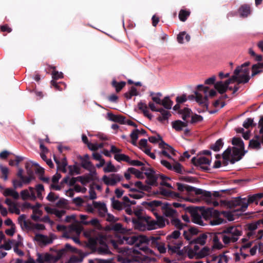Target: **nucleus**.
I'll return each mask as SVG.
<instances>
[{
    "label": "nucleus",
    "mask_w": 263,
    "mask_h": 263,
    "mask_svg": "<svg viewBox=\"0 0 263 263\" xmlns=\"http://www.w3.org/2000/svg\"><path fill=\"white\" fill-rule=\"evenodd\" d=\"M150 237L143 235H140L139 240L137 242L135 247L125 250L127 257L123 259L122 263H135L146 261L148 258V255L152 253L153 251L148 247V245L151 243Z\"/></svg>",
    "instance_id": "nucleus-1"
},
{
    "label": "nucleus",
    "mask_w": 263,
    "mask_h": 263,
    "mask_svg": "<svg viewBox=\"0 0 263 263\" xmlns=\"http://www.w3.org/2000/svg\"><path fill=\"white\" fill-rule=\"evenodd\" d=\"M83 234L88 239L87 246L92 252L101 255L111 254L104 237L99 232L94 229H90L84 231Z\"/></svg>",
    "instance_id": "nucleus-2"
},
{
    "label": "nucleus",
    "mask_w": 263,
    "mask_h": 263,
    "mask_svg": "<svg viewBox=\"0 0 263 263\" xmlns=\"http://www.w3.org/2000/svg\"><path fill=\"white\" fill-rule=\"evenodd\" d=\"M232 144L234 146L228 147L222 154V158L227 163L230 161L231 164H234L239 161L248 152L245 149L244 143L240 138H233Z\"/></svg>",
    "instance_id": "nucleus-3"
},
{
    "label": "nucleus",
    "mask_w": 263,
    "mask_h": 263,
    "mask_svg": "<svg viewBox=\"0 0 263 263\" xmlns=\"http://www.w3.org/2000/svg\"><path fill=\"white\" fill-rule=\"evenodd\" d=\"M210 251L211 249L208 247H204L200 249L198 246L194 243L190 242L183 249H179V251L176 253L179 255L187 256L190 259H200L206 257L210 254Z\"/></svg>",
    "instance_id": "nucleus-4"
},
{
    "label": "nucleus",
    "mask_w": 263,
    "mask_h": 263,
    "mask_svg": "<svg viewBox=\"0 0 263 263\" xmlns=\"http://www.w3.org/2000/svg\"><path fill=\"white\" fill-rule=\"evenodd\" d=\"M242 234V229L240 226H230L220 232L222 240L226 245L236 242Z\"/></svg>",
    "instance_id": "nucleus-5"
},
{
    "label": "nucleus",
    "mask_w": 263,
    "mask_h": 263,
    "mask_svg": "<svg viewBox=\"0 0 263 263\" xmlns=\"http://www.w3.org/2000/svg\"><path fill=\"white\" fill-rule=\"evenodd\" d=\"M140 235H132L130 236H123L119 237L117 240H111V243L114 248L117 249L119 252L122 253L124 255L127 257L125 254V250L128 248L122 247L121 246L125 243L128 245H133L137 243L139 240Z\"/></svg>",
    "instance_id": "nucleus-6"
},
{
    "label": "nucleus",
    "mask_w": 263,
    "mask_h": 263,
    "mask_svg": "<svg viewBox=\"0 0 263 263\" xmlns=\"http://www.w3.org/2000/svg\"><path fill=\"white\" fill-rule=\"evenodd\" d=\"M180 235V232L176 230L167 236L168 251L170 253L177 252L182 246V241L179 239Z\"/></svg>",
    "instance_id": "nucleus-7"
},
{
    "label": "nucleus",
    "mask_w": 263,
    "mask_h": 263,
    "mask_svg": "<svg viewBox=\"0 0 263 263\" xmlns=\"http://www.w3.org/2000/svg\"><path fill=\"white\" fill-rule=\"evenodd\" d=\"M220 213L219 211L214 210L212 208H208L202 213L203 217L207 220L210 219V223L212 226H217L224 222V220L219 217Z\"/></svg>",
    "instance_id": "nucleus-8"
},
{
    "label": "nucleus",
    "mask_w": 263,
    "mask_h": 263,
    "mask_svg": "<svg viewBox=\"0 0 263 263\" xmlns=\"http://www.w3.org/2000/svg\"><path fill=\"white\" fill-rule=\"evenodd\" d=\"M18 223L22 229L27 230H44L45 226L40 223H32L30 221L26 220V216L25 214L21 215L18 218Z\"/></svg>",
    "instance_id": "nucleus-9"
},
{
    "label": "nucleus",
    "mask_w": 263,
    "mask_h": 263,
    "mask_svg": "<svg viewBox=\"0 0 263 263\" xmlns=\"http://www.w3.org/2000/svg\"><path fill=\"white\" fill-rule=\"evenodd\" d=\"M142 224L139 227V229L140 230H144L147 229L148 230H154L158 228L163 227L164 226V221L163 219H159V222L154 220H151L149 216H146L144 219H143L141 221Z\"/></svg>",
    "instance_id": "nucleus-10"
},
{
    "label": "nucleus",
    "mask_w": 263,
    "mask_h": 263,
    "mask_svg": "<svg viewBox=\"0 0 263 263\" xmlns=\"http://www.w3.org/2000/svg\"><path fill=\"white\" fill-rule=\"evenodd\" d=\"M207 256L206 263H228L229 257L226 255V252L219 255L212 254V250Z\"/></svg>",
    "instance_id": "nucleus-11"
},
{
    "label": "nucleus",
    "mask_w": 263,
    "mask_h": 263,
    "mask_svg": "<svg viewBox=\"0 0 263 263\" xmlns=\"http://www.w3.org/2000/svg\"><path fill=\"white\" fill-rule=\"evenodd\" d=\"M123 179V176L119 174H111L108 176L104 175L102 180L107 185L115 186Z\"/></svg>",
    "instance_id": "nucleus-12"
},
{
    "label": "nucleus",
    "mask_w": 263,
    "mask_h": 263,
    "mask_svg": "<svg viewBox=\"0 0 263 263\" xmlns=\"http://www.w3.org/2000/svg\"><path fill=\"white\" fill-rule=\"evenodd\" d=\"M57 239L56 236L52 233L49 236L41 234H35L34 240L37 241L40 245H47L51 244L54 239Z\"/></svg>",
    "instance_id": "nucleus-13"
},
{
    "label": "nucleus",
    "mask_w": 263,
    "mask_h": 263,
    "mask_svg": "<svg viewBox=\"0 0 263 263\" xmlns=\"http://www.w3.org/2000/svg\"><path fill=\"white\" fill-rule=\"evenodd\" d=\"M121 149L116 147L112 145L110 146V152L114 154V159L118 162L124 161L128 163L129 161V157L123 154H121Z\"/></svg>",
    "instance_id": "nucleus-14"
},
{
    "label": "nucleus",
    "mask_w": 263,
    "mask_h": 263,
    "mask_svg": "<svg viewBox=\"0 0 263 263\" xmlns=\"http://www.w3.org/2000/svg\"><path fill=\"white\" fill-rule=\"evenodd\" d=\"M211 238L212 240V246L210 249L212 250V254L214 249L220 250L224 248V245L220 241L222 240V236L220 233H213L210 234Z\"/></svg>",
    "instance_id": "nucleus-15"
},
{
    "label": "nucleus",
    "mask_w": 263,
    "mask_h": 263,
    "mask_svg": "<svg viewBox=\"0 0 263 263\" xmlns=\"http://www.w3.org/2000/svg\"><path fill=\"white\" fill-rule=\"evenodd\" d=\"M147 176V182L151 185L157 186L159 184V175L161 174L156 173L153 170H148L145 173Z\"/></svg>",
    "instance_id": "nucleus-16"
},
{
    "label": "nucleus",
    "mask_w": 263,
    "mask_h": 263,
    "mask_svg": "<svg viewBox=\"0 0 263 263\" xmlns=\"http://www.w3.org/2000/svg\"><path fill=\"white\" fill-rule=\"evenodd\" d=\"M263 145V133H259L249 141V147L252 149H259Z\"/></svg>",
    "instance_id": "nucleus-17"
},
{
    "label": "nucleus",
    "mask_w": 263,
    "mask_h": 263,
    "mask_svg": "<svg viewBox=\"0 0 263 263\" xmlns=\"http://www.w3.org/2000/svg\"><path fill=\"white\" fill-rule=\"evenodd\" d=\"M199 195H201L202 199L204 200L208 204L212 205L214 206H217L219 205L218 202L213 198L212 193L210 191L202 190V193L199 194Z\"/></svg>",
    "instance_id": "nucleus-18"
},
{
    "label": "nucleus",
    "mask_w": 263,
    "mask_h": 263,
    "mask_svg": "<svg viewBox=\"0 0 263 263\" xmlns=\"http://www.w3.org/2000/svg\"><path fill=\"white\" fill-rule=\"evenodd\" d=\"M262 237L263 230H258L257 232L256 231L255 232H248L247 234V237L242 238L241 241L242 243H245L249 240L253 241L254 240H260Z\"/></svg>",
    "instance_id": "nucleus-19"
},
{
    "label": "nucleus",
    "mask_w": 263,
    "mask_h": 263,
    "mask_svg": "<svg viewBox=\"0 0 263 263\" xmlns=\"http://www.w3.org/2000/svg\"><path fill=\"white\" fill-rule=\"evenodd\" d=\"M151 243L154 247L156 248L160 253H164L166 252V248L164 243L161 241L159 236H151Z\"/></svg>",
    "instance_id": "nucleus-20"
},
{
    "label": "nucleus",
    "mask_w": 263,
    "mask_h": 263,
    "mask_svg": "<svg viewBox=\"0 0 263 263\" xmlns=\"http://www.w3.org/2000/svg\"><path fill=\"white\" fill-rule=\"evenodd\" d=\"M195 95H189L188 96V99L191 100H192L195 99L197 102H198L200 104H202L203 106H205L206 107H208V97L206 95H205L203 98L202 95L197 91L195 92Z\"/></svg>",
    "instance_id": "nucleus-21"
},
{
    "label": "nucleus",
    "mask_w": 263,
    "mask_h": 263,
    "mask_svg": "<svg viewBox=\"0 0 263 263\" xmlns=\"http://www.w3.org/2000/svg\"><path fill=\"white\" fill-rule=\"evenodd\" d=\"M83 230V227L79 222L72 223L68 227V230L64 232H69L70 235L79 236Z\"/></svg>",
    "instance_id": "nucleus-22"
},
{
    "label": "nucleus",
    "mask_w": 263,
    "mask_h": 263,
    "mask_svg": "<svg viewBox=\"0 0 263 263\" xmlns=\"http://www.w3.org/2000/svg\"><path fill=\"white\" fill-rule=\"evenodd\" d=\"M33 177L32 175L27 176L25 179L18 180L16 179L12 180V185L14 189L23 187L24 184H28L30 183Z\"/></svg>",
    "instance_id": "nucleus-23"
},
{
    "label": "nucleus",
    "mask_w": 263,
    "mask_h": 263,
    "mask_svg": "<svg viewBox=\"0 0 263 263\" xmlns=\"http://www.w3.org/2000/svg\"><path fill=\"white\" fill-rule=\"evenodd\" d=\"M180 104H177L174 106L173 109L175 111L178 110V112L182 115V118L184 121H187V119L190 118L191 110L188 108H184L180 110Z\"/></svg>",
    "instance_id": "nucleus-24"
},
{
    "label": "nucleus",
    "mask_w": 263,
    "mask_h": 263,
    "mask_svg": "<svg viewBox=\"0 0 263 263\" xmlns=\"http://www.w3.org/2000/svg\"><path fill=\"white\" fill-rule=\"evenodd\" d=\"M192 162L196 166H202L203 165H209L211 160L204 156H200L198 157H194L192 159Z\"/></svg>",
    "instance_id": "nucleus-25"
},
{
    "label": "nucleus",
    "mask_w": 263,
    "mask_h": 263,
    "mask_svg": "<svg viewBox=\"0 0 263 263\" xmlns=\"http://www.w3.org/2000/svg\"><path fill=\"white\" fill-rule=\"evenodd\" d=\"M143 210L141 209L135 210L133 211L134 214L137 216V219H133V222L135 223L136 227L138 229L139 227L142 224V220L144 219L146 216H142Z\"/></svg>",
    "instance_id": "nucleus-26"
},
{
    "label": "nucleus",
    "mask_w": 263,
    "mask_h": 263,
    "mask_svg": "<svg viewBox=\"0 0 263 263\" xmlns=\"http://www.w3.org/2000/svg\"><path fill=\"white\" fill-rule=\"evenodd\" d=\"M93 204L94 207L98 209L99 216L102 217L106 216L107 210L104 203L98 202H93Z\"/></svg>",
    "instance_id": "nucleus-27"
},
{
    "label": "nucleus",
    "mask_w": 263,
    "mask_h": 263,
    "mask_svg": "<svg viewBox=\"0 0 263 263\" xmlns=\"http://www.w3.org/2000/svg\"><path fill=\"white\" fill-rule=\"evenodd\" d=\"M108 119L113 122L124 124L125 121V117L121 115H115L111 112L107 114Z\"/></svg>",
    "instance_id": "nucleus-28"
},
{
    "label": "nucleus",
    "mask_w": 263,
    "mask_h": 263,
    "mask_svg": "<svg viewBox=\"0 0 263 263\" xmlns=\"http://www.w3.org/2000/svg\"><path fill=\"white\" fill-rule=\"evenodd\" d=\"M160 193L166 197L176 199L180 197L179 193L163 188L160 189Z\"/></svg>",
    "instance_id": "nucleus-29"
},
{
    "label": "nucleus",
    "mask_w": 263,
    "mask_h": 263,
    "mask_svg": "<svg viewBox=\"0 0 263 263\" xmlns=\"http://www.w3.org/2000/svg\"><path fill=\"white\" fill-rule=\"evenodd\" d=\"M263 72V63H257L252 66L251 77H253Z\"/></svg>",
    "instance_id": "nucleus-30"
},
{
    "label": "nucleus",
    "mask_w": 263,
    "mask_h": 263,
    "mask_svg": "<svg viewBox=\"0 0 263 263\" xmlns=\"http://www.w3.org/2000/svg\"><path fill=\"white\" fill-rule=\"evenodd\" d=\"M207 238L208 236L206 234H202L197 237H194V240H192V243H194L197 246L198 245L203 246L206 243Z\"/></svg>",
    "instance_id": "nucleus-31"
},
{
    "label": "nucleus",
    "mask_w": 263,
    "mask_h": 263,
    "mask_svg": "<svg viewBox=\"0 0 263 263\" xmlns=\"http://www.w3.org/2000/svg\"><path fill=\"white\" fill-rule=\"evenodd\" d=\"M240 15L242 17H247L251 13L250 6L248 4L241 5L238 10Z\"/></svg>",
    "instance_id": "nucleus-32"
},
{
    "label": "nucleus",
    "mask_w": 263,
    "mask_h": 263,
    "mask_svg": "<svg viewBox=\"0 0 263 263\" xmlns=\"http://www.w3.org/2000/svg\"><path fill=\"white\" fill-rule=\"evenodd\" d=\"M138 107L139 109L142 111L145 116L147 117L149 119H152L153 116L149 113L147 106L145 103H143L142 101L139 102L138 103Z\"/></svg>",
    "instance_id": "nucleus-33"
},
{
    "label": "nucleus",
    "mask_w": 263,
    "mask_h": 263,
    "mask_svg": "<svg viewBox=\"0 0 263 263\" xmlns=\"http://www.w3.org/2000/svg\"><path fill=\"white\" fill-rule=\"evenodd\" d=\"M111 86L115 88L117 93H119L125 86L126 82L124 81L117 82L113 79L111 83Z\"/></svg>",
    "instance_id": "nucleus-34"
},
{
    "label": "nucleus",
    "mask_w": 263,
    "mask_h": 263,
    "mask_svg": "<svg viewBox=\"0 0 263 263\" xmlns=\"http://www.w3.org/2000/svg\"><path fill=\"white\" fill-rule=\"evenodd\" d=\"M185 121L186 122H184L181 120H176L172 122V127L175 130L177 131L182 130H183V127L187 126L186 122H188V120Z\"/></svg>",
    "instance_id": "nucleus-35"
},
{
    "label": "nucleus",
    "mask_w": 263,
    "mask_h": 263,
    "mask_svg": "<svg viewBox=\"0 0 263 263\" xmlns=\"http://www.w3.org/2000/svg\"><path fill=\"white\" fill-rule=\"evenodd\" d=\"M39 142L40 144V148L41 150V153H48L49 152L48 149L45 146L44 143L46 142L48 143H50L49 139L47 136H46V138L45 139L39 138L38 139Z\"/></svg>",
    "instance_id": "nucleus-36"
},
{
    "label": "nucleus",
    "mask_w": 263,
    "mask_h": 263,
    "mask_svg": "<svg viewBox=\"0 0 263 263\" xmlns=\"http://www.w3.org/2000/svg\"><path fill=\"white\" fill-rule=\"evenodd\" d=\"M214 87L217 90V91L220 94H223L228 90V87L221 81L216 82V83L214 85Z\"/></svg>",
    "instance_id": "nucleus-37"
},
{
    "label": "nucleus",
    "mask_w": 263,
    "mask_h": 263,
    "mask_svg": "<svg viewBox=\"0 0 263 263\" xmlns=\"http://www.w3.org/2000/svg\"><path fill=\"white\" fill-rule=\"evenodd\" d=\"M5 196H11L14 199H17L19 198V194L15 190L11 188H7L4 192Z\"/></svg>",
    "instance_id": "nucleus-38"
},
{
    "label": "nucleus",
    "mask_w": 263,
    "mask_h": 263,
    "mask_svg": "<svg viewBox=\"0 0 263 263\" xmlns=\"http://www.w3.org/2000/svg\"><path fill=\"white\" fill-rule=\"evenodd\" d=\"M262 198H263V193H258L249 196L248 200L250 203L255 202L257 204L259 200Z\"/></svg>",
    "instance_id": "nucleus-39"
},
{
    "label": "nucleus",
    "mask_w": 263,
    "mask_h": 263,
    "mask_svg": "<svg viewBox=\"0 0 263 263\" xmlns=\"http://www.w3.org/2000/svg\"><path fill=\"white\" fill-rule=\"evenodd\" d=\"M45 210L47 212H50L60 218H62L66 213V211L64 210H59L55 209H51L49 208H46Z\"/></svg>",
    "instance_id": "nucleus-40"
},
{
    "label": "nucleus",
    "mask_w": 263,
    "mask_h": 263,
    "mask_svg": "<svg viewBox=\"0 0 263 263\" xmlns=\"http://www.w3.org/2000/svg\"><path fill=\"white\" fill-rule=\"evenodd\" d=\"M192 221L194 223L203 226L204 224L202 220V216L197 212H194L192 213Z\"/></svg>",
    "instance_id": "nucleus-41"
},
{
    "label": "nucleus",
    "mask_w": 263,
    "mask_h": 263,
    "mask_svg": "<svg viewBox=\"0 0 263 263\" xmlns=\"http://www.w3.org/2000/svg\"><path fill=\"white\" fill-rule=\"evenodd\" d=\"M159 183L163 186H165L168 188H172V185L168 183V181L170 180V178L168 177H166L164 175L161 174L159 175Z\"/></svg>",
    "instance_id": "nucleus-42"
},
{
    "label": "nucleus",
    "mask_w": 263,
    "mask_h": 263,
    "mask_svg": "<svg viewBox=\"0 0 263 263\" xmlns=\"http://www.w3.org/2000/svg\"><path fill=\"white\" fill-rule=\"evenodd\" d=\"M50 68L52 69L53 71L51 72L52 80H55L63 78V73L62 72H59L55 70V66L49 65Z\"/></svg>",
    "instance_id": "nucleus-43"
},
{
    "label": "nucleus",
    "mask_w": 263,
    "mask_h": 263,
    "mask_svg": "<svg viewBox=\"0 0 263 263\" xmlns=\"http://www.w3.org/2000/svg\"><path fill=\"white\" fill-rule=\"evenodd\" d=\"M257 124L254 122V119L251 118H247L243 123V126L246 129H249L250 127H255Z\"/></svg>",
    "instance_id": "nucleus-44"
},
{
    "label": "nucleus",
    "mask_w": 263,
    "mask_h": 263,
    "mask_svg": "<svg viewBox=\"0 0 263 263\" xmlns=\"http://www.w3.org/2000/svg\"><path fill=\"white\" fill-rule=\"evenodd\" d=\"M50 84L52 86L54 87L56 90L62 91L66 87V85L64 82L57 83L55 80H51Z\"/></svg>",
    "instance_id": "nucleus-45"
},
{
    "label": "nucleus",
    "mask_w": 263,
    "mask_h": 263,
    "mask_svg": "<svg viewBox=\"0 0 263 263\" xmlns=\"http://www.w3.org/2000/svg\"><path fill=\"white\" fill-rule=\"evenodd\" d=\"M137 89L134 86H132L129 90L124 94V96L127 99H130L133 96L138 95Z\"/></svg>",
    "instance_id": "nucleus-46"
},
{
    "label": "nucleus",
    "mask_w": 263,
    "mask_h": 263,
    "mask_svg": "<svg viewBox=\"0 0 263 263\" xmlns=\"http://www.w3.org/2000/svg\"><path fill=\"white\" fill-rule=\"evenodd\" d=\"M173 104V102L171 100L170 97L167 96L165 97L164 99L162 100L161 103L160 105H163V106L166 109H170L172 108V106Z\"/></svg>",
    "instance_id": "nucleus-47"
},
{
    "label": "nucleus",
    "mask_w": 263,
    "mask_h": 263,
    "mask_svg": "<svg viewBox=\"0 0 263 263\" xmlns=\"http://www.w3.org/2000/svg\"><path fill=\"white\" fill-rule=\"evenodd\" d=\"M163 213L166 217H175L176 215L177 211L176 210L170 206H166L164 210Z\"/></svg>",
    "instance_id": "nucleus-48"
},
{
    "label": "nucleus",
    "mask_w": 263,
    "mask_h": 263,
    "mask_svg": "<svg viewBox=\"0 0 263 263\" xmlns=\"http://www.w3.org/2000/svg\"><path fill=\"white\" fill-rule=\"evenodd\" d=\"M159 147L163 150H166L172 155H174L175 154V149L172 146L165 143L164 141H161V142L159 143Z\"/></svg>",
    "instance_id": "nucleus-49"
},
{
    "label": "nucleus",
    "mask_w": 263,
    "mask_h": 263,
    "mask_svg": "<svg viewBox=\"0 0 263 263\" xmlns=\"http://www.w3.org/2000/svg\"><path fill=\"white\" fill-rule=\"evenodd\" d=\"M79 236L75 235H70L69 232H64L63 234V237L66 239H71L73 241L79 245L81 244L80 240L79 238Z\"/></svg>",
    "instance_id": "nucleus-50"
},
{
    "label": "nucleus",
    "mask_w": 263,
    "mask_h": 263,
    "mask_svg": "<svg viewBox=\"0 0 263 263\" xmlns=\"http://www.w3.org/2000/svg\"><path fill=\"white\" fill-rule=\"evenodd\" d=\"M190 15V11L181 9L179 13V18L181 22H185Z\"/></svg>",
    "instance_id": "nucleus-51"
},
{
    "label": "nucleus",
    "mask_w": 263,
    "mask_h": 263,
    "mask_svg": "<svg viewBox=\"0 0 263 263\" xmlns=\"http://www.w3.org/2000/svg\"><path fill=\"white\" fill-rule=\"evenodd\" d=\"M104 146V143H97V142L88 143L87 147L88 148L92 151H96L98 150L99 148H101Z\"/></svg>",
    "instance_id": "nucleus-52"
},
{
    "label": "nucleus",
    "mask_w": 263,
    "mask_h": 263,
    "mask_svg": "<svg viewBox=\"0 0 263 263\" xmlns=\"http://www.w3.org/2000/svg\"><path fill=\"white\" fill-rule=\"evenodd\" d=\"M172 224L177 229L182 230L184 227L186 226V224L182 223L181 221L178 218H173L171 220Z\"/></svg>",
    "instance_id": "nucleus-53"
},
{
    "label": "nucleus",
    "mask_w": 263,
    "mask_h": 263,
    "mask_svg": "<svg viewBox=\"0 0 263 263\" xmlns=\"http://www.w3.org/2000/svg\"><path fill=\"white\" fill-rule=\"evenodd\" d=\"M223 143L221 139H218L211 145V148L215 152L219 151L223 146Z\"/></svg>",
    "instance_id": "nucleus-54"
},
{
    "label": "nucleus",
    "mask_w": 263,
    "mask_h": 263,
    "mask_svg": "<svg viewBox=\"0 0 263 263\" xmlns=\"http://www.w3.org/2000/svg\"><path fill=\"white\" fill-rule=\"evenodd\" d=\"M67 253L65 249H62L56 252V255L53 256L54 262L57 261L61 259L63 256H65Z\"/></svg>",
    "instance_id": "nucleus-55"
},
{
    "label": "nucleus",
    "mask_w": 263,
    "mask_h": 263,
    "mask_svg": "<svg viewBox=\"0 0 263 263\" xmlns=\"http://www.w3.org/2000/svg\"><path fill=\"white\" fill-rule=\"evenodd\" d=\"M35 190L36 192V198H39L40 199H43L42 193L44 191V186L41 184H39L35 186Z\"/></svg>",
    "instance_id": "nucleus-56"
},
{
    "label": "nucleus",
    "mask_w": 263,
    "mask_h": 263,
    "mask_svg": "<svg viewBox=\"0 0 263 263\" xmlns=\"http://www.w3.org/2000/svg\"><path fill=\"white\" fill-rule=\"evenodd\" d=\"M252 243L253 241L250 240L249 242H247L241 247L240 249V254L242 255L244 258H246L248 255L244 253L243 251L249 249L252 246Z\"/></svg>",
    "instance_id": "nucleus-57"
},
{
    "label": "nucleus",
    "mask_w": 263,
    "mask_h": 263,
    "mask_svg": "<svg viewBox=\"0 0 263 263\" xmlns=\"http://www.w3.org/2000/svg\"><path fill=\"white\" fill-rule=\"evenodd\" d=\"M116 170L115 166L112 164L111 161L107 163L106 165L103 168L105 173L114 172Z\"/></svg>",
    "instance_id": "nucleus-58"
},
{
    "label": "nucleus",
    "mask_w": 263,
    "mask_h": 263,
    "mask_svg": "<svg viewBox=\"0 0 263 263\" xmlns=\"http://www.w3.org/2000/svg\"><path fill=\"white\" fill-rule=\"evenodd\" d=\"M82 166L88 170H91L94 168L93 164L89 160L82 159Z\"/></svg>",
    "instance_id": "nucleus-59"
},
{
    "label": "nucleus",
    "mask_w": 263,
    "mask_h": 263,
    "mask_svg": "<svg viewBox=\"0 0 263 263\" xmlns=\"http://www.w3.org/2000/svg\"><path fill=\"white\" fill-rule=\"evenodd\" d=\"M185 191L187 192H194L196 195H199V194L202 193V189H197L192 186L186 185L185 186Z\"/></svg>",
    "instance_id": "nucleus-60"
},
{
    "label": "nucleus",
    "mask_w": 263,
    "mask_h": 263,
    "mask_svg": "<svg viewBox=\"0 0 263 263\" xmlns=\"http://www.w3.org/2000/svg\"><path fill=\"white\" fill-rule=\"evenodd\" d=\"M149 141L151 143L156 144V143H160L161 141H163L162 140V137L159 135H157L154 136H151L148 138Z\"/></svg>",
    "instance_id": "nucleus-61"
},
{
    "label": "nucleus",
    "mask_w": 263,
    "mask_h": 263,
    "mask_svg": "<svg viewBox=\"0 0 263 263\" xmlns=\"http://www.w3.org/2000/svg\"><path fill=\"white\" fill-rule=\"evenodd\" d=\"M240 73L239 68H236L234 71V74L230 78L233 83L236 82L238 84L239 80V74Z\"/></svg>",
    "instance_id": "nucleus-62"
},
{
    "label": "nucleus",
    "mask_w": 263,
    "mask_h": 263,
    "mask_svg": "<svg viewBox=\"0 0 263 263\" xmlns=\"http://www.w3.org/2000/svg\"><path fill=\"white\" fill-rule=\"evenodd\" d=\"M259 225V221L249 223L248 225V232H255L256 231V230L257 229L258 226Z\"/></svg>",
    "instance_id": "nucleus-63"
},
{
    "label": "nucleus",
    "mask_w": 263,
    "mask_h": 263,
    "mask_svg": "<svg viewBox=\"0 0 263 263\" xmlns=\"http://www.w3.org/2000/svg\"><path fill=\"white\" fill-rule=\"evenodd\" d=\"M112 205L114 209L119 211L122 210L124 206L123 203L115 200H112Z\"/></svg>",
    "instance_id": "nucleus-64"
}]
</instances>
